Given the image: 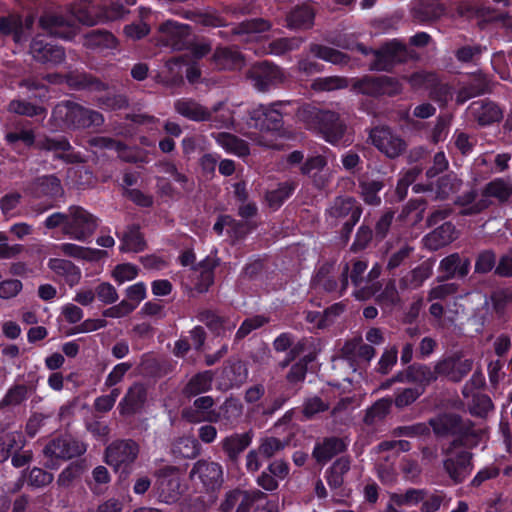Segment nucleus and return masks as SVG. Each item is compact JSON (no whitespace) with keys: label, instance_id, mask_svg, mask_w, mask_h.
Here are the masks:
<instances>
[{"label":"nucleus","instance_id":"1","mask_svg":"<svg viewBox=\"0 0 512 512\" xmlns=\"http://www.w3.org/2000/svg\"><path fill=\"white\" fill-rule=\"evenodd\" d=\"M160 41L176 51H185L183 57H170L164 64H197L198 61L209 55L212 51L211 42L207 39L196 40L191 37V27L174 20H167L159 25Z\"/></svg>","mask_w":512,"mask_h":512},{"label":"nucleus","instance_id":"2","mask_svg":"<svg viewBox=\"0 0 512 512\" xmlns=\"http://www.w3.org/2000/svg\"><path fill=\"white\" fill-rule=\"evenodd\" d=\"M43 224L49 230L61 227L64 235L84 242L95 233L98 218L82 206L71 205L67 212H54L49 215Z\"/></svg>","mask_w":512,"mask_h":512},{"label":"nucleus","instance_id":"3","mask_svg":"<svg viewBox=\"0 0 512 512\" xmlns=\"http://www.w3.org/2000/svg\"><path fill=\"white\" fill-rule=\"evenodd\" d=\"M297 116L309 129L318 131L331 144L338 143L346 130L339 114L331 110L306 104L298 109Z\"/></svg>","mask_w":512,"mask_h":512},{"label":"nucleus","instance_id":"4","mask_svg":"<svg viewBox=\"0 0 512 512\" xmlns=\"http://www.w3.org/2000/svg\"><path fill=\"white\" fill-rule=\"evenodd\" d=\"M478 442L479 438L468 441L464 438H454L447 448L442 449L445 456L443 469L455 484L462 483L473 470V454L467 450H456L460 447L473 448Z\"/></svg>","mask_w":512,"mask_h":512},{"label":"nucleus","instance_id":"5","mask_svg":"<svg viewBox=\"0 0 512 512\" xmlns=\"http://www.w3.org/2000/svg\"><path fill=\"white\" fill-rule=\"evenodd\" d=\"M52 117L61 127L67 129H84L91 126H101L104 123V117L101 113L72 101L58 103L53 108Z\"/></svg>","mask_w":512,"mask_h":512},{"label":"nucleus","instance_id":"6","mask_svg":"<svg viewBox=\"0 0 512 512\" xmlns=\"http://www.w3.org/2000/svg\"><path fill=\"white\" fill-rule=\"evenodd\" d=\"M428 425L437 437L454 435L466 441L480 438L481 431L474 429L470 421H464L454 413H444L429 419Z\"/></svg>","mask_w":512,"mask_h":512},{"label":"nucleus","instance_id":"7","mask_svg":"<svg viewBox=\"0 0 512 512\" xmlns=\"http://www.w3.org/2000/svg\"><path fill=\"white\" fill-rule=\"evenodd\" d=\"M86 450L87 445L84 442L71 436L52 439L43 449V454L47 458L44 465L48 469H56L58 467L57 460H69L81 456Z\"/></svg>","mask_w":512,"mask_h":512},{"label":"nucleus","instance_id":"8","mask_svg":"<svg viewBox=\"0 0 512 512\" xmlns=\"http://www.w3.org/2000/svg\"><path fill=\"white\" fill-rule=\"evenodd\" d=\"M140 453L139 444L133 439H117L105 449V462L115 471L129 473Z\"/></svg>","mask_w":512,"mask_h":512},{"label":"nucleus","instance_id":"9","mask_svg":"<svg viewBox=\"0 0 512 512\" xmlns=\"http://www.w3.org/2000/svg\"><path fill=\"white\" fill-rule=\"evenodd\" d=\"M369 139L382 154L389 159H396L407 149L405 140L387 126L371 129Z\"/></svg>","mask_w":512,"mask_h":512},{"label":"nucleus","instance_id":"10","mask_svg":"<svg viewBox=\"0 0 512 512\" xmlns=\"http://www.w3.org/2000/svg\"><path fill=\"white\" fill-rule=\"evenodd\" d=\"M374 59L370 64H403L407 60H417V53L399 39H392L372 51Z\"/></svg>","mask_w":512,"mask_h":512},{"label":"nucleus","instance_id":"11","mask_svg":"<svg viewBox=\"0 0 512 512\" xmlns=\"http://www.w3.org/2000/svg\"><path fill=\"white\" fill-rule=\"evenodd\" d=\"M30 54L40 64H62L65 50L49 36L37 35L30 43Z\"/></svg>","mask_w":512,"mask_h":512},{"label":"nucleus","instance_id":"12","mask_svg":"<svg viewBox=\"0 0 512 512\" xmlns=\"http://www.w3.org/2000/svg\"><path fill=\"white\" fill-rule=\"evenodd\" d=\"M156 485L159 499L162 502L175 503L183 492L179 469L175 466H165L159 469Z\"/></svg>","mask_w":512,"mask_h":512},{"label":"nucleus","instance_id":"13","mask_svg":"<svg viewBox=\"0 0 512 512\" xmlns=\"http://www.w3.org/2000/svg\"><path fill=\"white\" fill-rule=\"evenodd\" d=\"M437 377H445L452 382H460L473 368V360L455 352L435 363Z\"/></svg>","mask_w":512,"mask_h":512},{"label":"nucleus","instance_id":"14","mask_svg":"<svg viewBox=\"0 0 512 512\" xmlns=\"http://www.w3.org/2000/svg\"><path fill=\"white\" fill-rule=\"evenodd\" d=\"M39 150L54 153L55 158L69 164L83 163V156L74 152L68 139L64 136L58 137H44L36 143Z\"/></svg>","mask_w":512,"mask_h":512},{"label":"nucleus","instance_id":"15","mask_svg":"<svg viewBox=\"0 0 512 512\" xmlns=\"http://www.w3.org/2000/svg\"><path fill=\"white\" fill-rule=\"evenodd\" d=\"M39 26L50 36L70 40L75 35L71 17L56 12H45L39 18Z\"/></svg>","mask_w":512,"mask_h":512},{"label":"nucleus","instance_id":"16","mask_svg":"<svg viewBox=\"0 0 512 512\" xmlns=\"http://www.w3.org/2000/svg\"><path fill=\"white\" fill-rule=\"evenodd\" d=\"M247 78L258 91L265 92L282 83L285 75L279 66H251Z\"/></svg>","mask_w":512,"mask_h":512},{"label":"nucleus","instance_id":"17","mask_svg":"<svg viewBox=\"0 0 512 512\" xmlns=\"http://www.w3.org/2000/svg\"><path fill=\"white\" fill-rule=\"evenodd\" d=\"M332 269L333 264H323L313 278V285L327 292H338L339 295H342L348 287L349 263L346 262L343 265L340 284L331 275Z\"/></svg>","mask_w":512,"mask_h":512},{"label":"nucleus","instance_id":"18","mask_svg":"<svg viewBox=\"0 0 512 512\" xmlns=\"http://www.w3.org/2000/svg\"><path fill=\"white\" fill-rule=\"evenodd\" d=\"M196 317L217 336H225L227 332L234 330L237 324L235 317L212 309H200Z\"/></svg>","mask_w":512,"mask_h":512},{"label":"nucleus","instance_id":"19","mask_svg":"<svg viewBox=\"0 0 512 512\" xmlns=\"http://www.w3.org/2000/svg\"><path fill=\"white\" fill-rule=\"evenodd\" d=\"M471 261L468 257L461 256L459 253H452L444 257L440 263L438 270L443 273L437 277L438 282L448 281L451 279H463L470 271Z\"/></svg>","mask_w":512,"mask_h":512},{"label":"nucleus","instance_id":"20","mask_svg":"<svg viewBox=\"0 0 512 512\" xmlns=\"http://www.w3.org/2000/svg\"><path fill=\"white\" fill-rule=\"evenodd\" d=\"M348 447L346 438L329 436L318 440L313 448L312 457L316 463L325 465L335 456L345 452Z\"/></svg>","mask_w":512,"mask_h":512},{"label":"nucleus","instance_id":"21","mask_svg":"<svg viewBox=\"0 0 512 512\" xmlns=\"http://www.w3.org/2000/svg\"><path fill=\"white\" fill-rule=\"evenodd\" d=\"M197 476L207 490H215L223 483V469L219 463L198 460L190 471V477Z\"/></svg>","mask_w":512,"mask_h":512},{"label":"nucleus","instance_id":"22","mask_svg":"<svg viewBox=\"0 0 512 512\" xmlns=\"http://www.w3.org/2000/svg\"><path fill=\"white\" fill-rule=\"evenodd\" d=\"M467 113L480 126L491 125L503 118L500 107L487 99L472 102L467 109Z\"/></svg>","mask_w":512,"mask_h":512},{"label":"nucleus","instance_id":"23","mask_svg":"<svg viewBox=\"0 0 512 512\" xmlns=\"http://www.w3.org/2000/svg\"><path fill=\"white\" fill-rule=\"evenodd\" d=\"M434 260L426 259L411 270L406 271L398 280L402 291L416 290L433 274Z\"/></svg>","mask_w":512,"mask_h":512},{"label":"nucleus","instance_id":"24","mask_svg":"<svg viewBox=\"0 0 512 512\" xmlns=\"http://www.w3.org/2000/svg\"><path fill=\"white\" fill-rule=\"evenodd\" d=\"M243 414V404L237 398H227L218 411L208 412L207 422H221L226 426H234Z\"/></svg>","mask_w":512,"mask_h":512},{"label":"nucleus","instance_id":"25","mask_svg":"<svg viewBox=\"0 0 512 512\" xmlns=\"http://www.w3.org/2000/svg\"><path fill=\"white\" fill-rule=\"evenodd\" d=\"M367 263L363 260H352L351 268L349 267L348 279H351L355 287L353 295L358 300H367L375 293L374 285L366 283L365 272L367 270Z\"/></svg>","mask_w":512,"mask_h":512},{"label":"nucleus","instance_id":"26","mask_svg":"<svg viewBox=\"0 0 512 512\" xmlns=\"http://www.w3.org/2000/svg\"><path fill=\"white\" fill-rule=\"evenodd\" d=\"M282 102H275L270 106L259 105L250 111V118L255 126L266 130H278L282 126V114L275 108Z\"/></svg>","mask_w":512,"mask_h":512},{"label":"nucleus","instance_id":"27","mask_svg":"<svg viewBox=\"0 0 512 512\" xmlns=\"http://www.w3.org/2000/svg\"><path fill=\"white\" fill-rule=\"evenodd\" d=\"M289 475V466L284 460H275L257 477V484L266 491H274L278 488L279 480H284Z\"/></svg>","mask_w":512,"mask_h":512},{"label":"nucleus","instance_id":"28","mask_svg":"<svg viewBox=\"0 0 512 512\" xmlns=\"http://www.w3.org/2000/svg\"><path fill=\"white\" fill-rule=\"evenodd\" d=\"M478 191L475 187L459 195L454 200V204L462 207L460 214L462 216H473L480 214L486 210L490 205L491 201L484 197V193H481V197L477 199Z\"/></svg>","mask_w":512,"mask_h":512},{"label":"nucleus","instance_id":"29","mask_svg":"<svg viewBox=\"0 0 512 512\" xmlns=\"http://www.w3.org/2000/svg\"><path fill=\"white\" fill-rule=\"evenodd\" d=\"M147 400V388L142 383H134L119 403L120 414L133 415L139 412Z\"/></svg>","mask_w":512,"mask_h":512},{"label":"nucleus","instance_id":"30","mask_svg":"<svg viewBox=\"0 0 512 512\" xmlns=\"http://www.w3.org/2000/svg\"><path fill=\"white\" fill-rule=\"evenodd\" d=\"M251 501L248 498L247 490L234 488L223 495L219 504V512H250Z\"/></svg>","mask_w":512,"mask_h":512},{"label":"nucleus","instance_id":"31","mask_svg":"<svg viewBox=\"0 0 512 512\" xmlns=\"http://www.w3.org/2000/svg\"><path fill=\"white\" fill-rule=\"evenodd\" d=\"M31 194L34 198H56L64 193L61 181L55 175H45L36 178L31 184Z\"/></svg>","mask_w":512,"mask_h":512},{"label":"nucleus","instance_id":"32","mask_svg":"<svg viewBox=\"0 0 512 512\" xmlns=\"http://www.w3.org/2000/svg\"><path fill=\"white\" fill-rule=\"evenodd\" d=\"M84 46L93 52L108 54L117 48L118 41L111 32L93 30L86 35Z\"/></svg>","mask_w":512,"mask_h":512},{"label":"nucleus","instance_id":"33","mask_svg":"<svg viewBox=\"0 0 512 512\" xmlns=\"http://www.w3.org/2000/svg\"><path fill=\"white\" fill-rule=\"evenodd\" d=\"M455 239V226L451 222H445L424 237V244L429 250L436 251Z\"/></svg>","mask_w":512,"mask_h":512},{"label":"nucleus","instance_id":"34","mask_svg":"<svg viewBox=\"0 0 512 512\" xmlns=\"http://www.w3.org/2000/svg\"><path fill=\"white\" fill-rule=\"evenodd\" d=\"M177 113L183 117L200 122L212 119V112L193 99L182 98L174 103Z\"/></svg>","mask_w":512,"mask_h":512},{"label":"nucleus","instance_id":"35","mask_svg":"<svg viewBox=\"0 0 512 512\" xmlns=\"http://www.w3.org/2000/svg\"><path fill=\"white\" fill-rule=\"evenodd\" d=\"M315 20V11L309 5H298L286 15L289 29L307 30L312 28Z\"/></svg>","mask_w":512,"mask_h":512},{"label":"nucleus","instance_id":"36","mask_svg":"<svg viewBox=\"0 0 512 512\" xmlns=\"http://www.w3.org/2000/svg\"><path fill=\"white\" fill-rule=\"evenodd\" d=\"M56 249L65 256L91 262L99 261L107 256V252L104 250L83 247L74 243H62Z\"/></svg>","mask_w":512,"mask_h":512},{"label":"nucleus","instance_id":"37","mask_svg":"<svg viewBox=\"0 0 512 512\" xmlns=\"http://www.w3.org/2000/svg\"><path fill=\"white\" fill-rule=\"evenodd\" d=\"M70 13L73 21L84 25H95L97 22V8L92 0H78L70 4Z\"/></svg>","mask_w":512,"mask_h":512},{"label":"nucleus","instance_id":"38","mask_svg":"<svg viewBox=\"0 0 512 512\" xmlns=\"http://www.w3.org/2000/svg\"><path fill=\"white\" fill-rule=\"evenodd\" d=\"M362 210L356 200L351 197L336 198L333 205L329 209V214L335 219L347 220L353 218L359 220Z\"/></svg>","mask_w":512,"mask_h":512},{"label":"nucleus","instance_id":"39","mask_svg":"<svg viewBox=\"0 0 512 512\" xmlns=\"http://www.w3.org/2000/svg\"><path fill=\"white\" fill-rule=\"evenodd\" d=\"M252 434L250 432L234 433L225 437L221 446L225 454L232 461L238 459L239 455L251 444Z\"/></svg>","mask_w":512,"mask_h":512},{"label":"nucleus","instance_id":"40","mask_svg":"<svg viewBox=\"0 0 512 512\" xmlns=\"http://www.w3.org/2000/svg\"><path fill=\"white\" fill-rule=\"evenodd\" d=\"M48 267L55 274L63 277L71 287L78 284L81 279L80 269L69 260L52 258L48 261Z\"/></svg>","mask_w":512,"mask_h":512},{"label":"nucleus","instance_id":"41","mask_svg":"<svg viewBox=\"0 0 512 512\" xmlns=\"http://www.w3.org/2000/svg\"><path fill=\"white\" fill-rule=\"evenodd\" d=\"M490 302L497 318L506 322L509 312L512 310V290L501 288L493 291L490 295Z\"/></svg>","mask_w":512,"mask_h":512},{"label":"nucleus","instance_id":"42","mask_svg":"<svg viewBox=\"0 0 512 512\" xmlns=\"http://www.w3.org/2000/svg\"><path fill=\"white\" fill-rule=\"evenodd\" d=\"M47 80L50 83H62L66 82L71 88L83 89L92 87L95 85L96 88L101 84L99 81L94 80L91 76L86 74H47L42 80Z\"/></svg>","mask_w":512,"mask_h":512},{"label":"nucleus","instance_id":"43","mask_svg":"<svg viewBox=\"0 0 512 512\" xmlns=\"http://www.w3.org/2000/svg\"><path fill=\"white\" fill-rule=\"evenodd\" d=\"M484 197H493L500 203L507 202L512 196V179L495 178L483 188Z\"/></svg>","mask_w":512,"mask_h":512},{"label":"nucleus","instance_id":"44","mask_svg":"<svg viewBox=\"0 0 512 512\" xmlns=\"http://www.w3.org/2000/svg\"><path fill=\"white\" fill-rule=\"evenodd\" d=\"M214 373L206 370L195 374L183 389V394L187 397H194L208 392L212 388Z\"/></svg>","mask_w":512,"mask_h":512},{"label":"nucleus","instance_id":"45","mask_svg":"<svg viewBox=\"0 0 512 512\" xmlns=\"http://www.w3.org/2000/svg\"><path fill=\"white\" fill-rule=\"evenodd\" d=\"M212 137L228 153H232L238 156H246L249 154L248 144L233 134L227 132H219L213 133Z\"/></svg>","mask_w":512,"mask_h":512},{"label":"nucleus","instance_id":"46","mask_svg":"<svg viewBox=\"0 0 512 512\" xmlns=\"http://www.w3.org/2000/svg\"><path fill=\"white\" fill-rule=\"evenodd\" d=\"M351 460L348 456L336 459L326 471V480L331 489H338L344 483V475L350 470Z\"/></svg>","mask_w":512,"mask_h":512},{"label":"nucleus","instance_id":"47","mask_svg":"<svg viewBox=\"0 0 512 512\" xmlns=\"http://www.w3.org/2000/svg\"><path fill=\"white\" fill-rule=\"evenodd\" d=\"M463 186V180L455 173L451 172L437 180L436 198L445 200L452 195L457 194Z\"/></svg>","mask_w":512,"mask_h":512},{"label":"nucleus","instance_id":"48","mask_svg":"<svg viewBox=\"0 0 512 512\" xmlns=\"http://www.w3.org/2000/svg\"><path fill=\"white\" fill-rule=\"evenodd\" d=\"M0 33L4 36H11L17 44L26 40L22 19L18 16L9 15L0 17Z\"/></svg>","mask_w":512,"mask_h":512},{"label":"nucleus","instance_id":"49","mask_svg":"<svg viewBox=\"0 0 512 512\" xmlns=\"http://www.w3.org/2000/svg\"><path fill=\"white\" fill-rule=\"evenodd\" d=\"M391 398H381L366 410L363 422L368 426H374L383 421L390 413L392 406Z\"/></svg>","mask_w":512,"mask_h":512},{"label":"nucleus","instance_id":"50","mask_svg":"<svg viewBox=\"0 0 512 512\" xmlns=\"http://www.w3.org/2000/svg\"><path fill=\"white\" fill-rule=\"evenodd\" d=\"M120 250L122 252H140L145 249L146 243L141 234L139 227L131 225L127 227V230L123 233L121 238Z\"/></svg>","mask_w":512,"mask_h":512},{"label":"nucleus","instance_id":"51","mask_svg":"<svg viewBox=\"0 0 512 512\" xmlns=\"http://www.w3.org/2000/svg\"><path fill=\"white\" fill-rule=\"evenodd\" d=\"M7 110L10 113L26 117L41 116L42 118H45L47 114V110L44 107L35 105L24 99H14L10 101L7 106Z\"/></svg>","mask_w":512,"mask_h":512},{"label":"nucleus","instance_id":"52","mask_svg":"<svg viewBox=\"0 0 512 512\" xmlns=\"http://www.w3.org/2000/svg\"><path fill=\"white\" fill-rule=\"evenodd\" d=\"M410 376L411 383L422 386L424 389L426 386L437 380L436 366L432 369L428 365L414 363L410 365Z\"/></svg>","mask_w":512,"mask_h":512},{"label":"nucleus","instance_id":"53","mask_svg":"<svg viewBox=\"0 0 512 512\" xmlns=\"http://www.w3.org/2000/svg\"><path fill=\"white\" fill-rule=\"evenodd\" d=\"M309 53L315 58L330 62L332 64H346V55L334 48L312 43L309 46Z\"/></svg>","mask_w":512,"mask_h":512},{"label":"nucleus","instance_id":"54","mask_svg":"<svg viewBox=\"0 0 512 512\" xmlns=\"http://www.w3.org/2000/svg\"><path fill=\"white\" fill-rule=\"evenodd\" d=\"M295 185L291 182L279 183L277 188L266 192L265 199L268 206L278 209L293 193Z\"/></svg>","mask_w":512,"mask_h":512},{"label":"nucleus","instance_id":"55","mask_svg":"<svg viewBox=\"0 0 512 512\" xmlns=\"http://www.w3.org/2000/svg\"><path fill=\"white\" fill-rule=\"evenodd\" d=\"M216 264L214 260L206 258L199 264L196 272L199 273L198 280L195 284V290L199 293L207 292L214 282V268Z\"/></svg>","mask_w":512,"mask_h":512},{"label":"nucleus","instance_id":"56","mask_svg":"<svg viewBox=\"0 0 512 512\" xmlns=\"http://www.w3.org/2000/svg\"><path fill=\"white\" fill-rule=\"evenodd\" d=\"M172 453L181 458L192 459L199 454V443L192 437H179L172 443Z\"/></svg>","mask_w":512,"mask_h":512},{"label":"nucleus","instance_id":"57","mask_svg":"<svg viewBox=\"0 0 512 512\" xmlns=\"http://www.w3.org/2000/svg\"><path fill=\"white\" fill-rule=\"evenodd\" d=\"M272 25L270 21L264 18H252L244 20L238 23L232 28V34L244 35V34H258L269 31Z\"/></svg>","mask_w":512,"mask_h":512},{"label":"nucleus","instance_id":"58","mask_svg":"<svg viewBox=\"0 0 512 512\" xmlns=\"http://www.w3.org/2000/svg\"><path fill=\"white\" fill-rule=\"evenodd\" d=\"M86 469L84 461H77L70 463L58 475L57 485L63 488H69L73 485L74 481L79 479Z\"/></svg>","mask_w":512,"mask_h":512},{"label":"nucleus","instance_id":"59","mask_svg":"<svg viewBox=\"0 0 512 512\" xmlns=\"http://www.w3.org/2000/svg\"><path fill=\"white\" fill-rule=\"evenodd\" d=\"M427 490L409 488L405 493H392L390 495V502L397 506L416 505L422 502L427 497Z\"/></svg>","mask_w":512,"mask_h":512},{"label":"nucleus","instance_id":"60","mask_svg":"<svg viewBox=\"0 0 512 512\" xmlns=\"http://www.w3.org/2000/svg\"><path fill=\"white\" fill-rule=\"evenodd\" d=\"M304 42L302 37L278 38L269 43L268 53L281 56L290 51L298 49Z\"/></svg>","mask_w":512,"mask_h":512},{"label":"nucleus","instance_id":"61","mask_svg":"<svg viewBox=\"0 0 512 512\" xmlns=\"http://www.w3.org/2000/svg\"><path fill=\"white\" fill-rule=\"evenodd\" d=\"M349 86L348 79L341 76L319 77L313 80L311 88L315 91H334Z\"/></svg>","mask_w":512,"mask_h":512},{"label":"nucleus","instance_id":"62","mask_svg":"<svg viewBox=\"0 0 512 512\" xmlns=\"http://www.w3.org/2000/svg\"><path fill=\"white\" fill-rule=\"evenodd\" d=\"M225 377L229 381L230 387H239L248 378V369L241 361H235L223 370Z\"/></svg>","mask_w":512,"mask_h":512},{"label":"nucleus","instance_id":"63","mask_svg":"<svg viewBox=\"0 0 512 512\" xmlns=\"http://www.w3.org/2000/svg\"><path fill=\"white\" fill-rule=\"evenodd\" d=\"M352 87L355 91L369 96H379L382 91L380 76H364L361 79H353Z\"/></svg>","mask_w":512,"mask_h":512},{"label":"nucleus","instance_id":"64","mask_svg":"<svg viewBox=\"0 0 512 512\" xmlns=\"http://www.w3.org/2000/svg\"><path fill=\"white\" fill-rule=\"evenodd\" d=\"M363 200L369 205H379L381 202L378 192L384 187L379 180H362L359 183Z\"/></svg>","mask_w":512,"mask_h":512}]
</instances>
